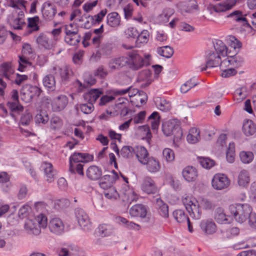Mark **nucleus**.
<instances>
[{"label": "nucleus", "mask_w": 256, "mask_h": 256, "mask_svg": "<svg viewBox=\"0 0 256 256\" xmlns=\"http://www.w3.org/2000/svg\"><path fill=\"white\" fill-rule=\"evenodd\" d=\"M127 54L128 66L132 70H136L150 64L151 56L149 54H145L144 58L136 50L128 52Z\"/></svg>", "instance_id": "nucleus-1"}, {"label": "nucleus", "mask_w": 256, "mask_h": 256, "mask_svg": "<svg viewBox=\"0 0 256 256\" xmlns=\"http://www.w3.org/2000/svg\"><path fill=\"white\" fill-rule=\"evenodd\" d=\"M228 210L236 220L242 224L247 220L252 208L247 204H236L230 205Z\"/></svg>", "instance_id": "nucleus-2"}, {"label": "nucleus", "mask_w": 256, "mask_h": 256, "mask_svg": "<svg viewBox=\"0 0 256 256\" xmlns=\"http://www.w3.org/2000/svg\"><path fill=\"white\" fill-rule=\"evenodd\" d=\"M47 226V218L45 215H38L34 220H28L24 224V229L29 234L38 236L41 232L40 228H46Z\"/></svg>", "instance_id": "nucleus-3"}, {"label": "nucleus", "mask_w": 256, "mask_h": 256, "mask_svg": "<svg viewBox=\"0 0 256 256\" xmlns=\"http://www.w3.org/2000/svg\"><path fill=\"white\" fill-rule=\"evenodd\" d=\"M162 130L167 136L173 135L174 140L180 139L182 136L180 122L177 119H171L162 124Z\"/></svg>", "instance_id": "nucleus-4"}, {"label": "nucleus", "mask_w": 256, "mask_h": 256, "mask_svg": "<svg viewBox=\"0 0 256 256\" xmlns=\"http://www.w3.org/2000/svg\"><path fill=\"white\" fill-rule=\"evenodd\" d=\"M50 72L56 77L60 78L62 83L64 84H66L70 80L73 74L71 68L68 66H64L62 67L54 66Z\"/></svg>", "instance_id": "nucleus-5"}, {"label": "nucleus", "mask_w": 256, "mask_h": 256, "mask_svg": "<svg viewBox=\"0 0 256 256\" xmlns=\"http://www.w3.org/2000/svg\"><path fill=\"white\" fill-rule=\"evenodd\" d=\"M75 216L80 226L86 232L92 230V224L86 212L80 208L75 210Z\"/></svg>", "instance_id": "nucleus-6"}, {"label": "nucleus", "mask_w": 256, "mask_h": 256, "mask_svg": "<svg viewBox=\"0 0 256 256\" xmlns=\"http://www.w3.org/2000/svg\"><path fill=\"white\" fill-rule=\"evenodd\" d=\"M212 184L214 189L222 190L228 187L230 180L224 174H216L213 177Z\"/></svg>", "instance_id": "nucleus-7"}, {"label": "nucleus", "mask_w": 256, "mask_h": 256, "mask_svg": "<svg viewBox=\"0 0 256 256\" xmlns=\"http://www.w3.org/2000/svg\"><path fill=\"white\" fill-rule=\"evenodd\" d=\"M47 226H48L50 231L56 235L60 236L64 232L65 226L60 218H52L49 222L47 223Z\"/></svg>", "instance_id": "nucleus-8"}, {"label": "nucleus", "mask_w": 256, "mask_h": 256, "mask_svg": "<svg viewBox=\"0 0 256 256\" xmlns=\"http://www.w3.org/2000/svg\"><path fill=\"white\" fill-rule=\"evenodd\" d=\"M112 174H106L101 176L99 182V185L104 190H106L112 186L114 183L118 178V175L114 170L111 172Z\"/></svg>", "instance_id": "nucleus-9"}, {"label": "nucleus", "mask_w": 256, "mask_h": 256, "mask_svg": "<svg viewBox=\"0 0 256 256\" xmlns=\"http://www.w3.org/2000/svg\"><path fill=\"white\" fill-rule=\"evenodd\" d=\"M93 159V156L88 153L74 152L69 158V164H85Z\"/></svg>", "instance_id": "nucleus-10"}, {"label": "nucleus", "mask_w": 256, "mask_h": 256, "mask_svg": "<svg viewBox=\"0 0 256 256\" xmlns=\"http://www.w3.org/2000/svg\"><path fill=\"white\" fill-rule=\"evenodd\" d=\"M206 66L202 68V71L206 70L208 68H211L218 66L220 62V56L211 50L206 52Z\"/></svg>", "instance_id": "nucleus-11"}, {"label": "nucleus", "mask_w": 256, "mask_h": 256, "mask_svg": "<svg viewBox=\"0 0 256 256\" xmlns=\"http://www.w3.org/2000/svg\"><path fill=\"white\" fill-rule=\"evenodd\" d=\"M56 12V8L54 4L46 2L42 4V12L45 20H52Z\"/></svg>", "instance_id": "nucleus-12"}, {"label": "nucleus", "mask_w": 256, "mask_h": 256, "mask_svg": "<svg viewBox=\"0 0 256 256\" xmlns=\"http://www.w3.org/2000/svg\"><path fill=\"white\" fill-rule=\"evenodd\" d=\"M40 170L43 171L46 178V180L49 182H52L54 181L56 172L54 170L52 164L50 162H44L42 163Z\"/></svg>", "instance_id": "nucleus-13"}, {"label": "nucleus", "mask_w": 256, "mask_h": 256, "mask_svg": "<svg viewBox=\"0 0 256 256\" xmlns=\"http://www.w3.org/2000/svg\"><path fill=\"white\" fill-rule=\"evenodd\" d=\"M14 70L10 62H4L0 65V75L3 76L8 80L14 81L13 75Z\"/></svg>", "instance_id": "nucleus-14"}, {"label": "nucleus", "mask_w": 256, "mask_h": 256, "mask_svg": "<svg viewBox=\"0 0 256 256\" xmlns=\"http://www.w3.org/2000/svg\"><path fill=\"white\" fill-rule=\"evenodd\" d=\"M142 190L148 194H154L158 188L154 180L149 176L145 178L142 184Z\"/></svg>", "instance_id": "nucleus-15"}, {"label": "nucleus", "mask_w": 256, "mask_h": 256, "mask_svg": "<svg viewBox=\"0 0 256 256\" xmlns=\"http://www.w3.org/2000/svg\"><path fill=\"white\" fill-rule=\"evenodd\" d=\"M68 103V98L66 96L61 94L54 98L52 108L54 112H60L64 110Z\"/></svg>", "instance_id": "nucleus-16"}, {"label": "nucleus", "mask_w": 256, "mask_h": 256, "mask_svg": "<svg viewBox=\"0 0 256 256\" xmlns=\"http://www.w3.org/2000/svg\"><path fill=\"white\" fill-rule=\"evenodd\" d=\"M142 164L146 165V169L147 170L152 174L158 172L161 167L158 160L152 156L149 157Z\"/></svg>", "instance_id": "nucleus-17"}, {"label": "nucleus", "mask_w": 256, "mask_h": 256, "mask_svg": "<svg viewBox=\"0 0 256 256\" xmlns=\"http://www.w3.org/2000/svg\"><path fill=\"white\" fill-rule=\"evenodd\" d=\"M126 65L128 66V55L111 60L108 67L111 70H119Z\"/></svg>", "instance_id": "nucleus-18"}, {"label": "nucleus", "mask_w": 256, "mask_h": 256, "mask_svg": "<svg viewBox=\"0 0 256 256\" xmlns=\"http://www.w3.org/2000/svg\"><path fill=\"white\" fill-rule=\"evenodd\" d=\"M129 213L132 217L145 218L147 210L146 206L142 204H136L132 206L129 210Z\"/></svg>", "instance_id": "nucleus-19"}, {"label": "nucleus", "mask_w": 256, "mask_h": 256, "mask_svg": "<svg viewBox=\"0 0 256 256\" xmlns=\"http://www.w3.org/2000/svg\"><path fill=\"white\" fill-rule=\"evenodd\" d=\"M86 175L88 178L92 180H99L102 175V170L96 166H91L86 171Z\"/></svg>", "instance_id": "nucleus-20"}, {"label": "nucleus", "mask_w": 256, "mask_h": 256, "mask_svg": "<svg viewBox=\"0 0 256 256\" xmlns=\"http://www.w3.org/2000/svg\"><path fill=\"white\" fill-rule=\"evenodd\" d=\"M182 174L186 181L191 182L196 180L198 176V172L195 168L192 166H188L182 170Z\"/></svg>", "instance_id": "nucleus-21"}, {"label": "nucleus", "mask_w": 256, "mask_h": 256, "mask_svg": "<svg viewBox=\"0 0 256 256\" xmlns=\"http://www.w3.org/2000/svg\"><path fill=\"white\" fill-rule=\"evenodd\" d=\"M36 43L42 48L50 50L54 47L51 40L44 33H40L36 38Z\"/></svg>", "instance_id": "nucleus-22"}, {"label": "nucleus", "mask_w": 256, "mask_h": 256, "mask_svg": "<svg viewBox=\"0 0 256 256\" xmlns=\"http://www.w3.org/2000/svg\"><path fill=\"white\" fill-rule=\"evenodd\" d=\"M44 86L48 91L53 92L56 88L55 76L52 73L44 76L42 79Z\"/></svg>", "instance_id": "nucleus-23"}, {"label": "nucleus", "mask_w": 256, "mask_h": 256, "mask_svg": "<svg viewBox=\"0 0 256 256\" xmlns=\"http://www.w3.org/2000/svg\"><path fill=\"white\" fill-rule=\"evenodd\" d=\"M39 18L38 16H35L33 18H28L27 29L26 32V35H28L32 33L39 30L40 26H38Z\"/></svg>", "instance_id": "nucleus-24"}, {"label": "nucleus", "mask_w": 256, "mask_h": 256, "mask_svg": "<svg viewBox=\"0 0 256 256\" xmlns=\"http://www.w3.org/2000/svg\"><path fill=\"white\" fill-rule=\"evenodd\" d=\"M23 15L21 16L18 14L16 16H12L9 20L10 26L14 30H20L26 24Z\"/></svg>", "instance_id": "nucleus-25"}, {"label": "nucleus", "mask_w": 256, "mask_h": 256, "mask_svg": "<svg viewBox=\"0 0 256 256\" xmlns=\"http://www.w3.org/2000/svg\"><path fill=\"white\" fill-rule=\"evenodd\" d=\"M202 230L206 234H211L214 233L216 230L215 223L212 220H203L200 224Z\"/></svg>", "instance_id": "nucleus-26"}, {"label": "nucleus", "mask_w": 256, "mask_h": 256, "mask_svg": "<svg viewBox=\"0 0 256 256\" xmlns=\"http://www.w3.org/2000/svg\"><path fill=\"white\" fill-rule=\"evenodd\" d=\"M6 104L10 111V114L14 118H16V114H19L24 110V107L19 101H8Z\"/></svg>", "instance_id": "nucleus-27"}, {"label": "nucleus", "mask_w": 256, "mask_h": 256, "mask_svg": "<svg viewBox=\"0 0 256 256\" xmlns=\"http://www.w3.org/2000/svg\"><path fill=\"white\" fill-rule=\"evenodd\" d=\"M228 216L226 215L224 210L221 207L217 208L214 212V218L216 221L220 224L229 223Z\"/></svg>", "instance_id": "nucleus-28"}, {"label": "nucleus", "mask_w": 256, "mask_h": 256, "mask_svg": "<svg viewBox=\"0 0 256 256\" xmlns=\"http://www.w3.org/2000/svg\"><path fill=\"white\" fill-rule=\"evenodd\" d=\"M234 0H228L226 2L218 4L214 6V10L217 12H223L231 9L236 4Z\"/></svg>", "instance_id": "nucleus-29"}, {"label": "nucleus", "mask_w": 256, "mask_h": 256, "mask_svg": "<svg viewBox=\"0 0 256 256\" xmlns=\"http://www.w3.org/2000/svg\"><path fill=\"white\" fill-rule=\"evenodd\" d=\"M24 94L27 95L30 99L38 97L42 92L38 87L31 85L26 86L24 88Z\"/></svg>", "instance_id": "nucleus-30"}, {"label": "nucleus", "mask_w": 256, "mask_h": 256, "mask_svg": "<svg viewBox=\"0 0 256 256\" xmlns=\"http://www.w3.org/2000/svg\"><path fill=\"white\" fill-rule=\"evenodd\" d=\"M106 23L108 26L112 28L118 27L120 22V17L116 12L110 13L107 16Z\"/></svg>", "instance_id": "nucleus-31"}, {"label": "nucleus", "mask_w": 256, "mask_h": 256, "mask_svg": "<svg viewBox=\"0 0 256 256\" xmlns=\"http://www.w3.org/2000/svg\"><path fill=\"white\" fill-rule=\"evenodd\" d=\"M242 131L246 136H252L256 132V125L252 120H247L243 124Z\"/></svg>", "instance_id": "nucleus-32"}, {"label": "nucleus", "mask_w": 256, "mask_h": 256, "mask_svg": "<svg viewBox=\"0 0 256 256\" xmlns=\"http://www.w3.org/2000/svg\"><path fill=\"white\" fill-rule=\"evenodd\" d=\"M99 235L102 237L108 236L114 232V228L113 226L109 224H100L98 228Z\"/></svg>", "instance_id": "nucleus-33"}, {"label": "nucleus", "mask_w": 256, "mask_h": 256, "mask_svg": "<svg viewBox=\"0 0 256 256\" xmlns=\"http://www.w3.org/2000/svg\"><path fill=\"white\" fill-rule=\"evenodd\" d=\"M138 161L143 164L147 158H149L148 153L146 149L142 146H137L136 149L135 154Z\"/></svg>", "instance_id": "nucleus-34"}, {"label": "nucleus", "mask_w": 256, "mask_h": 256, "mask_svg": "<svg viewBox=\"0 0 256 256\" xmlns=\"http://www.w3.org/2000/svg\"><path fill=\"white\" fill-rule=\"evenodd\" d=\"M200 131L198 128H190L186 137L188 142L190 144L196 143L200 138Z\"/></svg>", "instance_id": "nucleus-35"}, {"label": "nucleus", "mask_w": 256, "mask_h": 256, "mask_svg": "<svg viewBox=\"0 0 256 256\" xmlns=\"http://www.w3.org/2000/svg\"><path fill=\"white\" fill-rule=\"evenodd\" d=\"M64 41L70 46H76L81 41V36L78 32H76L75 34L65 35Z\"/></svg>", "instance_id": "nucleus-36"}, {"label": "nucleus", "mask_w": 256, "mask_h": 256, "mask_svg": "<svg viewBox=\"0 0 256 256\" xmlns=\"http://www.w3.org/2000/svg\"><path fill=\"white\" fill-rule=\"evenodd\" d=\"M102 94V92L98 89H92L86 94L84 98L93 104Z\"/></svg>", "instance_id": "nucleus-37"}, {"label": "nucleus", "mask_w": 256, "mask_h": 256, "mask_svg": "<svg viewBox=\"0 0 256 256\" xmlns=\"http://www.w3.org/2000/svg\"><path fill=\"white\" fill-rule=\"evenodd\" d=\"M148 122L150 124L152 128L154 130H156L160 123V116L156 112H153L148 117Z\"/></svg>", "instance_id": "nucleus-38"}, {"label": "nucleus", "mask_w": 256, "mask_h": 256, "mask_svg": "<svg viewBox=\"0 0 256 256\" xmlns=\"http://www.w3.org/2000/svg\"><path fill=\"white\" fill-rule=\"evenodd\" d=\"M198 84V82L197 78L196 77H193L181 86L180 91L182 93H186Z\"/></svg>", "instance_id": "nucleus-39"}, {"label": "nucleus", "mask_w": 256, "mask_h": 256, "mask_svg": "<svg viewBox=\"0 0 256 256\" xmlns=\"http://www.w3.org/2000/svg\"><path fill=\"white\" fill-rule=\"evenodd\" d=\"M250 176L248 171L243 170L240 171L238 176V184L240 186L244 187L250 182Z\"/></svg>", "instance_id": "nucleus-40"}, {"label": "nucleus", "mask_w": 256, "mask_h": 256, "mask_svg": "<svg viewBox=\"0 0 256 256\" xmlns=\"http://www.w3.org/2000/svg\"><path fill=\"white\" fill-rule=\"evenodd\" d=\"M156 104L160 110L163 112H168L171 108L170 102L164 98H158L156 101Z\"/></svg>", "instance_id": "nucleus-41"}, {"label": "nucleus", "mask_w": 256, "mask_h": 256, "mask_svg": "<svg viewBox=\"0 0 256 256\" xmlns=\"http://www.w3.org/2000/svg\"><path fill=\"white\" fill-rule=\"evenodd\" d=\"M156 51L160 56L168 58H171L174 52L173 48L168 46L159 47Z\"/></svg>", "instance_id": "nucleus-42"}, {"label": "nucleus", "mask_w": 256, "mask_h": 256, "mask_svg": "<svg viewBox=\"0 0 256 256\" xmlns=\"http://www.w3.org/2000/svg\"><path fill=\"white\" fill-rule=\"evenodd\" d=\"M228 17L232 18L234 17V20L236 22H243V25L244 26L251 28L250 25L248 24L246 18L242 16V12L239 10H236L231 14H230Z\"/></svg>", "instance_id": "nucleus-43"}, {"label": "nucleus", "mask_w": 256, "mask_h": 256, "mask_svg": "<svg viewBox=\"0 0 256 256\" xmlns=\"http://www.w3.org/2000/svg\"><path fill=\"white\" fill-rule=\"evenodd\" d=\"M156 204L158 206V212L159 214L164 218L168 217V206L164 203L163 201L160 199H157Z\"/></svg>", "instance_id": "nucleus-44"}, {"label": "nucleus", "mask_w": 256, "mask_h": 256, "mask_svg": "<svg viewBox=\"0 0 256 256\" xmlns=\"http://www.w3.org/2000/svg\"><path fill=\"white\" fill-rule=\"evenodd\" d=\"M32 58L29 56H18V63L19 66L18 70L20 72H23L24 68L28 66H32V64L30 61V58Z\"/></svg>", "instance_id": "nucleus-45"}, {"label": "nucleus", "mask_w": 256, "mask_h": 256, "mask_svg": "<svg viewBox=\"0 0 256 256\" xmlns=\"http://www.w3.org/2000/svg\"><path fill=\"white\" fill-rule=\"evenodd\" d=\"M135 152L136 148L129 146H125L122 147L120 154L122 158H128L132 157Z\"/></svg>", "instance_id": "nucleus-46"}, {"label": "nucleus", "mask_w": 256, "mask_h": 256, "mask_svg": "<svg viewBox=\"0 0 256 256\" xmlns=\"http://www.w3.org/2000/svg\"><path fill=\"white\" fill-rule=\"evenodd\" d=\"M214 46L217 52L216 54H221L222 56H224L226 54V46L225 44L222 42V40H216L214 42Z\"/></svg>", "instance_id": "nucleus-47"}, {"label": "nucleus", "mask_w": 256, "mask_h": 256, "mask_svg": "<svg viewBox=\"0 0 256 256\" xmlns=\"http://www.w3.org/2000/svg\"><path fill=\"white\" fill-rule=\"evenodd\" d=\"M84 164L81 163L77 164H69V172L72 174H78L80 176H84Z\"/></svg>", "instance_id": "nucleus-48"}, {"label": "nucleus", "mask_w": 256, "mask_h": 256, "mask_svg": "<svg viewBox=\"0 0 256 256\" xmlns=\"http://www.w3.org/2000/svg\"><path fill=\"white\" fill-rule=\"evenodd\" d=\"M198 160L202 167L206 169H210L215 165L214 161L208 157L198 156Z\"/></svg>", "instance_id": "nucleus-49"}, {"label": "nucleus", "mask_w": 256, "mask_h": 256, "mask_svg": "<svg viewBox=\"0 0 256 256\" xmlns=\"http://www.w3.org/2000/svg\"><path fill=\"white\" fill-rule=\"evenodd\" d=\"M172 216L178 223L186 222L189 218L182 210H176L174 211Z\"/></svg>", "instance_id": "nucleus-50"}, {"label": "nucleus", "mask_w": 256, "mask_h": 256, "mask_svg": "<svg viewBox=\"0 0 256 256\" xmlns=\"http://www.w3.org/2000/svg\"><path fill=\"white\" fill-rule=\"evenodd\" d=\"M182 202L186 210L188 209V207H191L194 204H198V201L194 198L192 195L187 194H185L182 196Z\"/></svg>", "instance_id": "nucleus-51"}, {"label": "nucleus", "mask_w": 256, "mask_h": 256, "mask_svg": "<svg viewBox=\"0 0 256 256\" xmlns=\"http://www.w3.org/2000/svg\"><path fill=\"white\" fill-rule=\"evenodd\" d=\"M63 125L62 120L57 116H53L50 120V128L54 130H60Z\"/></svg>", "instance_id": "nucleus-52"}, {"label": "nucleus", "mask_w": 256, "mask_h": 256, "mask_svg": "<svg viewBox=\"0 0 256 256\" xmlns=\"http://www.w3.org/2000/svg\"><path fill=\"white\" fill-rule=\"evenodd\" d=\"M186 210L192 218L196 220H198L200 218L201 212L200 210L198 204H194L191 207H188V209Z\"/></svg>", "instance_id": "nucleus-53"}, {"label": "nucleus", "mask_w": 256, "mask_h": 256, "mask_svg": "<svg viewBox=\"0 0 256 256\" xmlns=\"http://www.w3.org/2000/svg\"><path fill=\"white\" fill-rule=\"evenodd\" d=\"M174 10L173 8H166L162 12V13L160 14V19L164 22H166L169 20L170 18L174 14Z\"/></svg>", "instance_id": "nucleus-54"}, {"label": "nucleus", "mask_w": 256, "mask_h": 256, "mask_svg": "<svg viewBox=\"0 0 256 256\" xmlns=\"http://www.w3.org/2000/svg\"><path fill=\"white\" fill-rule=\"evenodd\" d=\"M240 157L241 161L244 164H249L252 162L254 156L251 152H240Z\"/></svg>", "instance_id": "nucleus-55"}, {"label": "nucleus", "mask_w": 256, "mask_h": 256, "mask_svg": "<svg viewBox=\"0 0 256 256\" xmlns=\"http://www.w3.org/2000/svg\"><path fill=\"white\" fill-rule=\"evenodd\" d=\"M79 28L76 24L74 23L65 25L64 26V32L65 35H69L78 33Z\"/></svg>", "instance_id": "nucleus-56"}, {"label": "nucleus", "mask_w": 256, "mask_h": 256, "mask_svg": "<svg viewBox=\"0 0 256 256\" xmlns=\"http://www.w3.org/2000/svg\"><path fill=\"white\" fill-rule=\"evenodd\" d=\"M32 120V115L28 111H26L20 118L19 126H26L30 124Z\"/></svg>", "instance_id": "nucleus-57"}, {"label": "nucleus", "mask_w": 256, "mask_h": 256, "mask_svg": "<svg viewBox=\"0 0 256 256\" xmlns=\"http://www.w3.org/2000/svg\"><path fill=\"white\" fill-rule=\"evenodd\" d=\"M104 195L106 198L112 199H116L118 196V194L116 188L112 186L108 188V189L105 190Z\"/></svg>", "instance_id": "nucleus-58"}, {"label": "nucleus", "mask_w": 256, "mask_h": 256, "mask_svg": "<svg viewBox=\"0 0 256 256\" xmlns=\"http://www.w3.org/2000/svg\"><path fill=\"white\" fill-rule=\"evenodd\" d=\"M80 108L82 112L84 114H90L94 110V106L92 102L82 104L80 106Z\"/></svg>", "instance_id": "nucleus-59"}, {"label": "nucleus", "mask_w": 256, "mask_h": 256, "mask_svg": "<svg viewBox=\"0 0 256 256\" xmlns=\"http://www.w3.org/2000/svg\"><path fill=\"white\" fill-rule=\"evenodd\" d=\"M148 38L149 32L148 30H143L140 34L138 32L136 42L140 44L146 43L148 42Z\"/></svg>", "instance_id": "nucleus-60"}, {"label": "nucleus", "mask_w": 256, "mask_h": 256, "mask_svg": "<svg viewBox=\"0 0 256 256\" xmlns=\"http://www.w3.org/2000/svg\"><path fill=\"white\" fill-rule=\"evenodd\" d=\"M162 155L164 158L168 162H171L174 158V152L169 148H166L163 150Z\"/></svg>", "instance_id": "nucleus-61"}, {"label": "nucleus", "mask_w": 256, "mask_h": 256, "mask_svg": "<svg viewBox=\"0 0 256 256\" xmlns=\"http://www.w3.org/2000/svg\"><path fill=\"white\" fill-rule=\"evenodd\" d=\"M113 49L112 44L111 43H106L102 45L100 48V54L105 56H109L112 53Z\"/></svg>", "instance_id": "nucleus-62"}, {"label": "nucleus", "mask_w": 256, "mask_h": 256, "mask_svg": "<svg viewBox=\"0 0 256 256\" xmlns=\"http://www.w3.org/2000/svg\"><path fill=\"white\" fill-rule=\"evenodd\" d=\"M22 55L32 58L33 51L31 46L28 43H24L22 45Z\"/></svg>", "instance_id": "nucleus-63"}, {"label": "nucleus", "mask_w": 256, "mask_h": 256, "mask_svg": "<svg viewBox=\"0 0 256 256\" xmlns=\"http://www.w3.org/2000/svg\"><path fill=\"white\" fill-rule=\"evenodd\" d=\"M107 13L106 9L102 10L98 14L94 15V16H91V20L95 22L99 23L102 22L104 17L106 16Z\"/></svg>", "instance_id": "nucleus-64"}]
</instances>
